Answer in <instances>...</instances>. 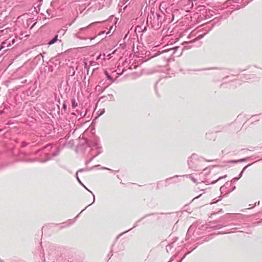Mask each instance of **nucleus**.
Here are the masks:
<instances>
[{
  "label": "nucleus",
  "instance_id": "1",
  "mask_svg": "<svg viewBox=\"0 0 262 262\" xmlns=\"http://www.w3.org/2000/svg\"><path fill=\"white\" fill-rule=\"evenodd\" d=\"M57 38L58 35H56L53 39H52L51 41L49 42L48 45H51L52 44H54L57 40Z\"/></svg>",
  "mask_w": 262,
  "mask_h": 262
},
{
  "label": "nucleus",
  "instance_id": "2",
  "mask_svg": "<svg viewBox=\"0 0 262 262\" xmlns=\"http://www.w3.org/2000/svg\"><path fill=\"white\" fill-rule=\"evenodd\" d=\"M72 104L73 107L75 108L77 106V103L76 102L75 100H72Z\"/></svg>",
  "mask_w": 262,
  "mask_h": 262
}]
</instances>
